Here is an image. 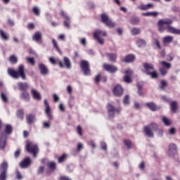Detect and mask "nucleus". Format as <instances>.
I'll list each match as a JSON object with an SVG mask.
<instances>
[{
    "instance_id": "obj_4",
    "label": "nucleus",
    "mask_w": 180,
    "mask_h": 180,
    "mask_svg": "<svg viewBox=\"0 0 180 180\" xmlns=\"http://www.w3.org/2000/svg\"><path fill=\"white\" fill-rule=\"evenodd\" d=\"M143 70L142 72L146 75H150L153 79L158 78L157 70H154V65L148 63H143Z\"/></svg>"
},
{
    "instance_id": "obj_10",
    "label": "nucleus",
    "mask_w": 180,
    "mask_h": 180,
    "mask_svg": "<svg viewBox=\"0 0 180 180\" xmlns=\"http://www.w3.org/2000/svg\"><path fill=\"white\" fill-rule=\"evenodd\" d=\"M107 110L110 117H115V113H120V108H116L111 103L107 104Z\"/></svg>"
},
{
    "instance_id": "obj_39",
    "label": "nucleus",
    "mask_w": 180,
    "mask_h": 180,
    "mask_svg": "<svg viewBox=\"0 0 180 180\" xmlns=\"http://www.w3.org/2000/svg\"><path fill=\"white\" fill-rule=\"evenodd\" d=\"M136 44L139 47H146V45L147 44V43L144 39H138L136 41Z\"/></svg>"
},
{
    "instance_id": "obj_45",
    "label": "nucleus",
    "mask_w": 180,
    "mask_h": 180,
    "mask_svg": "<svg viewBox=\"0 0 180 180\" xmlns=\"http://www.w3.org/2000/svg\"><path fill=\"white\" fill-rule=\"evenodd\" d=\"M9 61L12 64H16L18 63V58L16 56H15L14 55H12L9 58Z\"/></svg>"
},
{
    "instance_id": "obj_12",
    "label": "nucleus",
    "mask_w": 180,
    "mask_h": 180,
    "mask_svg": "<svg viewBox=\"0 0 180 180\" xmlns=\"http://www.w3.org/2000/svg\"><path fill=\"white\" fill-rule=\"evenodd\" d=\"M44 104L45 105V113L49 120H53V113H51V108L50 107V104H49V101H47V100H44Z\"/></svg>"
},
{
    "instance_id": "obj_35",
    "label": "nucleus",
    "mask_w": 180,
    "mask_h": 180,
    "mask_svg": "<svg viewBox=\"0 0 180 180\" xmlns=\"http://www.w3.org/2000/svg\"><path fill=\"white\" fill-rule=\"evenodd\" d=\"M67 157H68V155H67V153H64L61 156H59L58 158V162H59V164L64 162V161L67 160Z\"/></svg>"
},
{
    "instance_id": "obj_48",
    "label": "nucleus",
    "mask_w": 180,
    "mask_h": 180,
    "mask_svg": "<svg viewBox=\"0 0 180 180\" xmlns=\"http://www.w3.org/2000/svg\"><path fill=\"white\" fill-rule=\"evenodd\" d=\"M129 99H130V97L129 96V95H126L123 99L124 105H129V103H130V101Z\"/></svg>"
},
{
    "instance_id": "obj_15",
    "label": "nucleus",
    "mask_w": 180,
    "mask_h": 180,
    "mask_svg": "<svg viewBox=\"0 0 180 180\" xmlns=\"http://www.w3.org/2000/svg\"><path fill=\"white\" fill-rule=\"evenodd\" d=\"M124 82L127 84H130V82H131V78H130V77L133 75V72L130 69H128L124 72Z\"/></svg>"
},
{
    "instance_id": "obj_55",
    "label": "nucleus",
    "mask_w": 180,
    "mask_h": 180,
    "mask_svg": "<svg viewBox=\"0 0 180 180\" xmlns=\"http://www.w3.org/2000/svg\"><path fill=\"white\" fill-rule=\"evenodd\" d=\"M101 146L102 150H104V151H107L108 150V146L106 145V143L102 142L101 143Z\"/></svg>"
},
{
    "instance_id": "obj_23",
    "label": "nucleus",
    "mask_w": 180,
    "mask_h": 180,
    "mask_svg": "<svg viewBox=\"0 0 180 180\" xmlns=\"http://www.w3.org/2000/svg\"><path fill=\"white\" fill-rule=\"evenodd\" d=\"M31 94L32 95V98L36 101H41V95L37 90L32 89Z\"/></svg>"
},
{
    "instance_id": "obj_17",
    "label": "nucleus",
    "mask_w": 180,
    "mask_h": 180,
    "mask_svg": "<svg viewBox=\"0 0 180 180\" xmlns=\"http://www.w3.org/2000/svg\"><path fill=\"white\" fill-rule=\"evenodd\" d=\"M113 94L115 96H122L123 95V87L117 84L114 87Z\"/></svg>"
},
{
    "instance_id": "obj_57",
    "label": "nucleus",
    "mask_w": 180,
    "mask_h": 180,
    "mask_svg": "<svg viewBox=\"0 0 180 180\" xmlns=\"http://www.w3.org/2000/svg\"><path fill=\"white\" fill-rule=\"evenodd\" d=\"M39 175L43 174V172H44V166H41L38 168V171H37Z\"/></svg>"
},
{
    "instance_id": "obj_61",
    "label": "nucleus",
    "mask_w": 180,
    "mask_h": 180,
    "mask_svg": "<svg viewBox=\"0 0 180 180\" xmlns=\"http://www.w3.org/2000/svg\"><path fill=\"white\" fill-rule=\"evenodd\" d=\"M82 148H84V145H82V143H79L77 144V151H81V150H82Z\"/></svg>"
},
{
    "instance_id": "obj_37",
    "label": "nucleus",
    "mask_w": 180,
    "mask_h": 180,
    "mask_svg": "<svg viewBox=\"0 0 180 180\" xmlns=\"http://www.w3.org/2000/svg\"><path fill=\"white\" fill-rule=\"evenodd\" d=\"M17 116L21 120H23L25 117V111L23 109H20L17 111Z\"/></svg>"
},
{
    "instance_id": "obj_26",
    "label": "nucleus",
    "mask_w": 180,
    "mask_h": 180,
    "mask_svg": "<svg viewBox=\"0 0 180 180\" xmlns=\"http://www.w3.org/2000/svg\"><path fill=\"white\" fill-rule=\"evenodd\" d=\"M152 8H154V4H151L146 5L141 4L138 6V9H140V11H148V9H151Z\"/></svg>"
},
{
    "instance_id": "obj_56",
    "label": "nucleus",
    "mask_w": 180,
    "mask_h": 180,
    "mask_svg": "<svg viewBox=\"0 0 180 180\" xmlns=\"http://www.w3.org/2000/svg\"><path fill=\"white\" fill-rule=\"evenodd\" d=\"M14 157H15V158H19V157H20V149H18L14 153Z\"/></svg>"
},
{
    "instance_id": "obj_25",
    "label": "nucleus",
    "mask_w": 180,
    "mask_h": 180,
    "mask_svg": "<svg viewBox=\"0 0 180 180\" xmlns=\"http://www.w3.org/2000/svg\"><path fill=\"white\" fill-rule=\"evenodd\" d=\"M20 99L25 102H29V101H30V95L29 94V91H23L20 95Z\"/></svg>"
},
{
    "instance_id": "obj_41",
    "label": "nucleus",
    "mask_w": 180,
    "mask_h": 180,
    "mask_svg": "<svg viewBox=\"0 0 180 180\" xmlns=\"http://www.w3.org/2000/svg\"><path fill=\"white\" fill-rule=\"evenodd\" d=\"M1 101H3V102L4 103H8V95L4 92H1Z\"/></svg>"
},
{
    "instance_id": "obj_22",
    "label": "nucleus",
    "mask_w": 180,
    "mask_h": 180,
    "mask_svg": "<svg viewBox=\"0 0 180 180\" xmlns=\"http://www.w3.org/2000/svg\"><path fill=\"white\" fill-rule=\"evenodd\" d=\"M105 56L110 63H116V60H117V55L116 53H107Z\"/></svg>"
},
{
    "instance_id": "obj_24",
    "label": "nucleus",
    "mask_w": 180,
    "mask_h": 180,
    "mask_svg": "<svg viewBox=\"0 0 180 180\" xmlns=\"http://www.w3.org/2000/svg\"><path fill=\"white\" fill-rule=\"evenodd\" d=\"M174 41V37L172 36H166L162 38V44L165 46H167V44H169V43H172Z\"/></svg>"
},
{
    "instance_id": "obj_9",
    "label": "nucleus",
    "mask_w": 180,
    "mask_h": 180,
    "mask_svg": "<svg viewBox=\"0 0 180 180\" xmlns=\"http://www.w3.org/2000/svg\"><path fill=\"white\" fill-rule=\"evenodd\" d=\"M8 162H4L0 165V180H6L8 174Z\"/></svg>"
},
{
    "instance_id": "obj_64",
    "label": "nucleus",
    "mask_w": 180,
    "mask_h": 180,
    "mask_svg": "<svg viewBox=\"0 0 180 180\" xmlns=\"http://www.w3.org/2000/svg\"><path fill=\"white\" fill-rule=\"evenodd\" d=\"M174 60V56L169 54L167 58V61H172Z\"/></svg>"
},
{
    "instance_id": "obj_19",
    "label": "nucleus",
    "mask_w": 180,
    "mask_h": 180,
    "mask_svg": "<svg viewBox=\"0 0 180 180\" xmlns=\"http://www.w3.org/2000/svg\"><path fill=\"white\" fill-rule=\"evenodd\" d=\"M31 164L32 160H30V158L27 157L20 162V166L21 168H27L28 167H30Z\"/></svg>"
},
{
    "instance_id": "obj_29",
    "label": "nucleus",
    "mask_w": 180,
    "mask_h": 180,
    "mask_svg": "<svg viewBox=\"0 0 180 180\" xmlns=\"http://www.w3.org/2000/svg\"><path fill=\"white\" fill-rule=\"evenodd\" d=\"M170 109L172 113H176V110L178 109V103L176 101H172L170 103Z\"/></svg>"
},
{
    "instance_id": "obj_50",
    "label": "nucleus",
    "mask_w": 180,
    "mask_h": 180,
    "mask_svg": "<svg viewBox=\"0 0 180 180\" xmlns=\"http://www.w3.org/2000/svg\"><path fill=\"white\" fill-rule=\"evenodd\" d=\"M27 63L31 64V65H35V64H36V61H34V58H27Z\"/></svg>"
},
{
    "instance_id": "obj_32",
    "label": "nucleus",
    "mask_w": 180,
    "mask_h": 180,
    "mask_svg": "<svg viewBox=\"0 0 180 180\" xmlns=\"http://www.w3.org/2000/svg\"><path fill=\"white\" fill-rule=\"evenodd\" d=\"M27 88H29V85L27 84V83H18V89L20 91H23V92H25V91H26Z\"/></svg>"
},
{
    "instance_id": "obj_47",
    "label": "nucleus",
    "mask_w": 180,
    "mask_h": 180,
    "mask_svg": "<svg viewBox=\"0 0 180 180\" xmlns=\"http://www.w3.org/2000/svg\"><path fill=\"white\" fill-rule=\"evenodd\" d=\"M159 71H160L161 75H167V74L168 73V70L165 69V68H160L159 69Z\"/></svg>"
},
{
    "instance_id": "obj_11",
    "label": "nucleus",
    "mask_w": 180,
    "mask_h": 180,
    "mask_svg": "<svg viewBox=\"0 0 180 180\" xmlns=\"http://www.w3.org/2000/svg\"><path fill=\"white\" fill-rule=\"evenodd\" d=\"M101 22L108 26V27H115V22H112V20L109 19V17L106 13H103L101 15Z\"/></svg>"
},
{
    "instance_id": "obj_16",
    "label": "nucleus",
    "mask_w": 180,
    "mask_h": 180,
    "mask_svg": "<svg viewBox=\"0 0 180 180\" xmlns=\"http://www.w3.org/2000/svg\"><path fill=\"white\" fill-rule=\"evenodd\" d=\"M25 117L27 124H33L36 122V115L34 114H27Z\"/></svg>"
},
{
    "instance_id": "obj_21",
    "label": "nucleus",
    "mask_w": 180,
    "mask_h": 180,
    "mask_svg": "<svg viewBox=\"0 0 180 180\" xmlns=\"http://www.w3.org/2000/svg\"><path fill=\"white\" fill-rule=\"evenodd\" d=\"M136 60V56L133 54L127 55L122 60V63H134Z\"/></svg>"
},
{
    "instance_id": "obj_13",
    "label": "nucleus",
    "mask_w": 180,
    "mask_h": 180,
    "mask_svg": "<svg viewBox=\"0 0 180 180\" xmlns=\"http://www.w3.org/2000/svg\"><path fill=\"white\" fill-rule=\"evenodd\" d=\"M103 70H105L108 72H110L111 74H115V72H117V70H119L117 67L113 65H109L108 63H104L103 65Z\"/></svg>"
},
{
    "instance_id": "obj_33",
    "label": "nucleus",
    "mask_w": 180,
    "mask_h": 180,
    "mask_svg": "<svg viewBox=\"0 0 180 180\" xmlns=\"http://www.w3.org/2000/svg\"><path fill=\"white\" fill-rule=\"evenodd\" d=\"M63 65L64 67H66L67 68H71V60H70V58L67 57L63 58Z\"/></svg>"
},
{
    "instance_id": "obj_27",
    "label": "nucleus",
    "mask_w": 180,
    "mask_h": 180,
    "mask_svg": "<svg viewBox=\"0 0 180 180\" xmlns=\"http://www.w3.org/2000/svg\"><path fill=\"white\" fill-rule=\"evenodd\" d=\"M49 63L51 64H58L60 68H64V64H63V62L61 60H56V58L51 57L49 58Z\"/></svg>"
},
{
    "instance_id": "obj_36",
    "label": "nucleus",
    "mask_w": 180,
    "mask_h": 180,
    "mask_svg": "<svg viewBox=\"0 0 180 180\" xmlns=\"http://www.w3.org/2000/svg\"><path fill=\"white\" fill-rule=\"evenodd\" d=\"M141 33V30L139 28L134 27L131 30V34L132 36H137V34H140Z\"/></svg>"
},
{
    "instance_id": "obj_20",
    "label": "nucleus",
    "mask_w": 180,
    "mask_h": 180,
    "mask_svg": "<svg viewBox=\"0 0 180 180\" xmlns=\"http://www.w3.org/2000/svg\"><path fill=\"white\" fill-rule=\"evenodd\" d=\"M39 70L42 75H47L49 74V68L43 63L39 64Z\"/></svg>"
},
{
    "instance_id": "obj_60",
    "label": "nucleus",
    "mask_w": 180,
    "mask_h": 180,
    "mask_svg": "<svg viewBox=\"0 0 180 180\" xmlns=\"http://www.w3.org/2000/svg\"><path fill=\"white\" fill-rule=\"evenodd\" d=\"M22 174H20V171H17L16 172V179L20 180L22 179Z\"/></svg>"
},
{
    "instance_id": "obj_63",
    "label": "nucleus",
    "mask_w": 180,
    "mask_h": 180,
    "mask_svg": "<svg viewBox=\"0 0 180 180\" xmlns=\"http://www.w3.org/2000/svg\"><path fill=\"white\" fill-rule=\"evenodd\" d=\"M59 180H71V179H70V177L66 176H61L59 178Z\"/></svg>"
},
{
    "instance_id": "obj_59",
    "label": "nucleus",
    "mask_w": 180,
    "mask_h": 180,
    "mask_svg": "<svg viewBox=\"0 0 180 180\" xmlns=\"http://www.w3.org/2000/svg\"><path fill=\"white\" fill-rule=\"evenodd\" d=\"M44 129H50V122H44Z\"/></svg>"
},
{
    "instance_id": "obj_28",
    "label": "nucleus",
    "mask_w": 180,
    "mask_h": 180,
    "mask_svg": "<svg viewBox=\"0 0 180 180\" xmlns=\"http://www.w3.org/2000/svg\"><path fill=\"white\" fill-rule=\"evenodd\" d=\"M146 106H147V108L152 110V112H155V110H158V108L153 102L146 103Z\"/></svg>"
},
{
    "instance_id": "obj_53",
    "label": "nucleus",
    "mask_w": 180,
    "mask_h": 180,
    "mask_svg": "<svg viewBox=\"0 0 180 180\" xmlns=\"http://www.w3.org/2000/svg\"><path fill=\"white\" fill-rule=\"evenodd\" d=\"M77 133L79 136H82V127L80 125L77 127Z\"/></svg>"
},
{
    "instance_id": "obj_46",
    "label": "nucleus",
    "mask_w": 180,
    "mask_h": 180,
    "mask_svg": "<svg viewBox=\"0 0 180 180\" xmlns=\"http://www.w3.org/2000/svg\"><path fill=\"white\" fill-rule=\"evenodd\" d=\"M168 86V83L165 80H162L160 82V89H165Z\"/></svg>"
},
{
    "instance_id": "obj_52",
    "label": "nucleus",
    "mask_w": 180,
    "mask_h": 180,
    "mask_svg": "<svg viewBox=\"0 0 180 180\" xmlns=\"http://www.w3.org/2000/svg\"><path fill=\"white\" fill-rule=\"evenodd\" d=\"M154 41H155L156 46L158 47V49H159V50H161V44H160V40H158V39L155 38L154 39Z\"/></svg>"
},
{
    "instance_id": "obj_30",
    "label": "nucleus",
    "mask_w": 180,
    "mask_h": 180,
    "mask_svg": "<svg viewBox=\"0 0 180 180\" xmlns=\"http://www.w3.org/2000/svg\"><path fill=\"white\" fill-rule=\"evenodd\" d=\"M32 39L35 41H40L41 40V32H36L32 37Z\"/></svg>"
},
{
    "instance_id": "obj_18",
    "label": "nucleus",
    "mask_w": 180,
    "mask_h": 180,
    "mask_svg": "<svg viewBox=\"0 0 180 180\" xmlns=\"http://www.w3.org/2000/svg\"><path fill=\"white\" fill-rule=\"evenodd\" d=\"M47 167L49 170H46V172L48 175H49L51 172L56 171V168H57V165L54 162H49L47 163Z\"/></svg>"
},
{
    "instance_id": "obj_31",
    "label": "nucleus",
    "mask_w": 180,
    "mask_h": 180,
    "mask_svg": "<svg viewBox=\"0 0 180 180\" xmlns=\"http://www.w3.org/2000/svg\"><path fill=\"white\" fill-rule=\"evenodd\" d=\"M0 37L3 40L6 41L9 40V34L2 30H0Z\"/></svg>"
},
{
    "instance_id": "obj_42",
    "label": "nucleus",
    "mask_w": 180,
    "mask_h": 180,
    "mask_svg": "<svg viewBox=\"0 0 180 180\" xmlns=\"http://www.w3.org/2000/svg\"><path fill=\"white\" fill-rule=\"evenodd\" d=\"M139 22H140V18H139V17H132L130 20V23L131 25H139Z\"/></svg>"
},
{
    "instance_id": "obj_7",
    "label": "nucleus",
    "mask_w": 180,
    "mask_h": 180,
    "mask_svg": "<svg viewBox=\"0 0 180 180\" xmlns=\"http://www.w3.org/2000/svg\"><path fill=\"white\" fill-rule=\"evenodd\" d=\"M79 65L84 75H91V65H89V62H88V60H81Z\"/></svg>"
},
{
    "instance_id": "obj_3",
    "label": "nucleus",
    "mask_w": 180,
    "mask_h": 180,
    "mask_svg": "<svg viewBox=\"0 0 180 180\" xmlns=\"http://www.w3.org/2000/svg\"><path fill=\"white\" fill-rule=\"evenodd\" d=\"M13 132V128L11 124H6L4 129V131L1 133L0 139V148L4 150L6 147V140H8V136L11 135Z\"/></svg>"
},
{
    "instance_id": "obj_58",
    "label": "nucleus",
    "mask_w": 180,
    "mask_h": 180,
    "mask_svg": "<svg viewBox=\"0 0 180 180\" xmlns=\"http://www.w3.org/2000/svg\"><path fill=\"white\" fill-rule=\"evenodd\" d=\"M7 23L9 26H15V22L11 18L7 20Z\"/></svg>"
},
{
    "instance_id": "obj_43",
    "label": "nucleus",
    "mask_w": 180,
    "mask_h": 180,
    "mask_svg": "<svg viewBox=\"0 0 180 180\" xmlns=\"http://www.w3.org/2000/svg\"><path fill=\"white\" fill-rule=\"evenodd\" d=\"M162 122L165 126H171V124H172V122H171V120H169L166 117H162Z\"/></svg>"
},
{
    "instance_id": "obj_51",
    "label": "nucleus",
    "mask_w": 180,
    "mask_h": 180,
    "mask_svg": "<svg viewBox=\"0 0 180 180\" xmlns=\"http://www.w3.org/2000/svg\"><path fill=\"white\" fill-rule=\"evenodd\" d=\"M101 75L98 74L94 78V82H96V84H99V82H101Z\"/></svg>"
},
{
    "instance_id": "obj_38",
    "label": "nucleus",
    "mask_w": 180,
    "mask_h": 180,
    "mask_svg": "<svg viewBox=\"0 0 180 180\" xmlns=\"http://www.w3.org/2000/svg\"><path fill=\"white\" fill-rule=\"evenodd\" d=\"M160 65L163 68H165L166 70H170L172 65L169 63H167L166 61H162L160 62Z\"/></svg>"
},
{
    "instance_id": "obj_62",
    "label": "nucleus",
    "mask_w": 180,
    "mask_h": 180,
    "mask_svg": "<svg viewBox=\"0 0 180 180\" xmlns=\"http://www.w3.org/2000/svg\"><path fill=\"white\" fill-rule=\"evenodd\" d=\"M67 92H68L70 94V95H71V94H72V87L71 86H68L67 87Z\"/></svg>"
},
{
    "instance_id": "obj_5",
    "label": "nucleus",
    "mask_w": 180,
    "mask_h": 180,
    "mask_svg": "<svg viewBox=\"0 0 180 180\" xmlns=\"http://www.w3.org/2000/svg\"><path fill=\"white\" fill-rule=\"evenodd\" d=\"M158 129V125L154 122L143 127V132L148 137H154V132Z\"/></svg>"
},
{
    "instance_id": "obj_2",
    "label": "nucleus",
    "mask_w": 180,
    "mask_h": 180,
    "mask_svg": "<svg viewBox=\"0 0 180 180\" xmlns=\"http://www.w3.org/2000/svg\"><path fill=\"white\" fill-rule=\"evenodd\" d=\"M8 75L15 79H18V78H22V79H26V73H25V65H20L17 69H12L9 68L7 70Z\"/></svg>"
},
{
    "instance_id": "obj_49",
    "label": "nucleus",
    "mask_w": 180,
    "mask_h": 180,
    "mask_svg": "<svg viewBox=\"0 0 180 180\" xmlns=\"http://www.w3.org/2000/svg\"><path fill=\"white\" fill-rule=\"evenodd\" d=\"M60 16H63V18H64V19H65L66 20H70V17H68V15H67V13H65V11H60Z\"/></svg>"
},
{
    "instance_id": "obj_8",
    "label": "nucleus",
    "mask_w": 180,
    "mask_h": 180,
    "mask_svg": "<svg viewBox=\"0 0 180 180\" xmlns=\"http://www.w3.org/2000/svg\"><path fill=\"white\" fill-rule=\"evenodd\" d=\"M93 36H94V39L97 40L99 44H103L105 43V41L103 40V39L101 38V36H103V37H106V36H108V33L105 31L97 30L94 32V33L93 34Z\"/></svg>"
},
{
    "instance_id": "obj_6",
    "label": "nucleus",
    "mask_w": 180,
    "mask_h": 180,
    "mask_svg": "<svg viewBox=\"0 0 180 180\" xmlns=\"http://www.w3.org/2000/svg\"><path fill=\"white\" fill-rule=\"evenodd\" d=\"M25 148L27 152L33 154L34 157H36L37 153H39V146L29 141H27Z\"/></svg>"
},
{
    "instance_id": "obj_44",
    "label": "nucleus",
    "mask_w": 180,
    "mask_h": 180,
    "mask_svg": "<svg viewBox=\"0 0 180 180\" xmlns=\"http://www.w3.org/2000/svg\"><path fill=\"white\" fill-rule=\"evenodd\" d=\"M32 12L34 15H35L36 16H40V9L37 6L33 7Z\"/></svg>"
},
{
    "instance_id": "obj_14",
    "label": "nucleus",
    "mask_w": 180,
    "mask_h": 180,
    "mask_svg": "<svg viewBox=\"0 0 180 180\" xmlns=\"http://www.w3.org/2000/svg\"><path fill=\"white\" fill-rule=\"evenodd\" d=\"M178 152V149L176 148V145L174 143H171L169 146V150H168V155L169 157H174L175 154Z\"/></svg>"
},
{
    "instance_id": "obj_1",
    "label": "nucleus",
    "mask_w": 180,
    "mask_h": 180,
    "mask_svg": "<svg viewBox=\"0 0 180 180\" xmlns=\"http://www.w3.org/2000/svg\"><path fill=\"white\" fill-rule=\"evenodd\" d=\"M172 20L169 18H163L159 20L158 22V30L160 33H162L167 30L169 33L172 34H180V30H178L172 26Z\"/></svg>"
},
{
    "instance_id": "obj_54",
    "label": "nucleus",
    "mask_w": 180,
    "mask_h": 180,
    "mask_svg": "<svg viewBox=\"0 0 180 180\" xmlns=\"http://www.w3.org/2000/svg\"><path fill=\"white\" fill-rule=\"evenodd\" d=\"M28 30H33L34 29V23L30 22L27 26Z\"/></svg>"
},
{
    "instance_id": "obj_40",
    "label": "nucleus",
    "mask_w": 180,
    "mask_h": 180,
    "mask_svg": "<svg viewBox=\"0 0 180 180\" xmlns=\"http://www.w3.org/2000/svg\"><path fill=\"white\" fill-rule=\"evenodd\" d=\"M123 143L124 144V146H126V147L130 150V148H131V146H133V143H131V141L129 140V139H124L123 141Z\"/></svg>"
},
{
    "instance_id": "obj_34",
    "label": "nucleus",
    "mask_w": 180,
    "mask_h": 180,
    "mask_svg": "<svg viewBox=\"0 0 180 180\" xmlns=\"http://www.w3.org/2000/svg\"><path fill=\"white\" fill-rule=\"evenodd\" d=\"M52 44H53V47L56 49V51H58L59 54H63V52L60 47H58V44H57V41H56V39H52Z\"/></svg>"
}]
</instances>
